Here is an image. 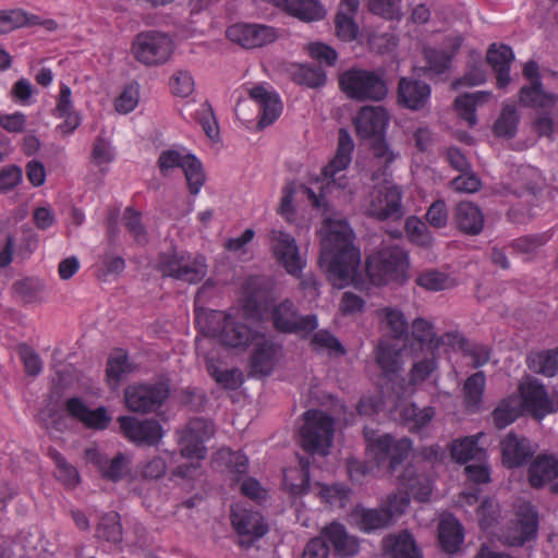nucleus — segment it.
Listing matches in <instances>:
<instances>
[{"mask_svg":"<svg viewBox=\"0 0 558 558\" xmlns=\"http://www.w3.org/2000/svg\"><path fill=\"white\" fill-rule=\"evenodd\" d=\"M354 143L349 132L339 130L338 147L333 159L324 167L314 187L306 189L312 205L326 215L320 228V266L337 289L354 282L360 265V250L354 245V233L347 220L338 214L327 215L330 209L328 197L340 195L349 185L345 170L351 162Z\"/></svg>","mask_w":558,"mask_h":558,"instance_id":"f257e3e1","label":"nucleus"},{"mask_svg":"<svg viewBox=\"0 0 558 558\" xmlns=\"http://www.w3.org/2000/svg\"><path fill=\"white\" fill-rule=\"evenodd\" d=\"M267 295L264 279L250 277L243 286L241 307L229 312L211 311L206 316V326L203 330L218 338L226 347L246 349L259 338V333L253 330L248 320L260 316Z\"/></svg>","mask_w":558,"mask_h":558,"instance_id":"f03ea898","label":"nucleus"},{"mask_svg":"<svg viewBox=\"0 0 558 558\" xmlns=\"http://www.w3.org/2000/svg\"><path fill=\"white\" fill-rule=\"evenodd\" d=\"M399 490L389 494L381 502L380 507L390 515L393 524L400 518L410 505V497L415 500L426 501L432 493L430 478L418 472L414 465H408L399 481Z\"/></svg>","mask_w":558,"mask_h":558,"instance_id":"7ed1b4c3","label":"nucleus"},{"mask_svg":"<svg viewBox=\"0 0 558 558\" xmlns=\"http://www.w3.org/2000/svg\"><path fill=\"white\" fill-rule=\"evenodd\" d=\"M409 266L407 252L399 246H389L367 259L366 270L374 284H402L409 278Z\"/></svg>","mask_w":558,"mask_h":558,"instance_id":"20e7f679","label":"nucleus"},{"mask_svg":"<svg viewBox=\"0 0 558 558\" xmlns=\"http://www.w3.org/2000/svg\"><path fill=\"white\" fill-rule=\"evenodd\" d=\"M215 433L211 422L205 418H193L189 422L180 438L181 454L195 461L181 464L173 470V475L191 476L199 466V461L206 456L204 442Z\"/></svg>","mask_w":558,"mask_h":558,"instance_id":"39448f33","label":"nucleus"},{"mask_svg":"<svg viewBox=\"0 0 558 558\" xmlns=\"http://www.w3.org/2000/svg\"><path fill=\"white\" fill-rule=\"evenodd\" d=\"M339 86L350 99L359 101H379L388 94L380 73L359 68L343 72L339 77Z\"/></svg>","mask_w":558,"mask_h":558,"instance_id":"423d86ee","label":"nucleus"},{"mask_svg":"<svg viewBox=\"0 0 558 558\" xmlns=\"http://www.w3.org/2000/svg\"><path fill=\"white\" fill-rule=\"evenodd\" d=\"M300 436L305 451L326 456L333 442L335 421L323 411L308 410L304 413Z\"/></svg>","mask_w":558,"mask_h":558,"instance_id":"0eeeda50","label":"nucleus"},{"mask_svg":"<svg viewBox=\"0 0 558 558\" xmlns=\"http://www.w3.org/2000/svg\"><path fill=\"white\" fill-rule=\"evenodd\" d=\"M135 60L147 66H158L169 61L173 53V41L165 33L146 31L137 34L132 43Z\"/></svg>","mask_w":558,"mask_h":558,"instance_id":"6e6552de","label":"nucleus"},{"mask_svg":"<svg viewBox=\"0 0 558 558\" xmlns=\"http://www.w3.org/2000/svg\"><path fill=\"white\" fill-rule=\"evenodd\" d=\"M364 436L368 453L378 465L388 461L390 471H393L412 450V441L408 437L396 439L390 434L377 435L375 430L367 427L364 428Z\"/></svg>","mask_w":558,"mask_h":558,"instance_id":"1a4fd4ad","label":"nucleus"},{"mask_svg":"<svg viewBox=\"0 0 558 558\" xmlns=\"http://www.w3.org/2000/svg\"><path fill=\"white\" fill-rule=\"evenodd\" d=\"M402 191L397 185L384 184L373 189L364 201L367 216L378 220L400 219L403 216Z\"/></svg>","mask_w":558,"mask_h":558,"instance_id":"9d476101","label":"nucleus"},{"mask_svg":"<svg viewBox=\"0 0 558 558\" xmlns=\"http://www.w3.org/2000/svg\"><path fill=\"white\" fill-rule=\"evenodd\" d=\"M537 533L538 512L530 502H523L515 510V519L502 531L500 541L507 546L519 547L535 539Z\"/></svg>","mask_w":558,"mask_h":558,"instance_id":"9b49d317","label":"nucleus"},{"mask_svg":"<svg viewBox=\"0 0 558 558\" xmlns=\"http://www.w3.org/2000/svg\"><path fill=\"white\" fill-rule=\"evenodd\" d=\"M169 388L163 383L134 384L124 391L125 407L136 413L156 411L168 398Z\"/></svg>","mask_w":558,"mask_h":558,"instance_id":"f8f14e48","label":"nucleus"},{"mask_svg":"<svg viewBox=\"0 0 558 558\" xmlns=\"http://www.w3.org/2000/svg\"><path fill=\"white\" fill-rule=\"evenodd\" d=\"M271 320L277 330L302 337L307 336L318 327L316 315H299L295 305L290 300H284L272 308Z\"/></svg>","mask_w":558,"mask_h":558,"instance_id":"ddd939ff","label":"nucleus"},{"mask_svg":"<svg viewBox=\"0 0 558 558\" xmlns=\"http://www.w3.org/2000/svg\"><path fill=\"white\" fill-rule=\"evenodd\" d=\"M271 252L276 260L293 276H299L305 262L302 259L295 239L281 229L274 228L269 233Z\"/></svg>","mask_w":558,"mask_h":558,"instance_id":"4468645a","label":"nucleus"},{"mask_svg":"<svg viewBox=\"0 0 558 558\" xmlns=\"http://www.w3.org/2000/svg\"><path fill=\"white\" fill-rule=\"evenodd\" d=\"M231 523L240 536V545L245 547H250L268 532V524L259 512L240 505L231 510Z\"/></svg>","mask_w":558,"mask_h":558,"instance_id":"2eb2a0df","label":"nucleus"},{"mask_svg":"<svg viewBox=\"0 0 558 558\" xmlns=\"http://www.w3.org/2000/svg\"><path fill=\"white\" fill-rule=\"evenodd\" d=\"M227 37L243 48L253 49L274 43L277 31L264 24L235 23L227 28Z\"/></svg>","mask_w":558,"mask_h":558,"instance_id":"dca6fc26","label":"nucleus"},{"mask_svg":"<svg viewBox=\"0 0 558 558\" xmlns=\"http://www.w3.org/2000/svg\"><path fill=\"white\" fill-rule=\"evenodd\" d=\"M118 422L125 438L136 445L154 446L163 436L161 425L153 418L140 420L125 415L120 416Z\"/></svg>","mask_w":558,"mask_h":558,"instance_id":"f3484780","label":"nucleus"},{"mask_svg":"<svg viewBox=\"0 0 558 558\" xmlns=\"http://www.w3.org/2000/svg\"><path fill=\"white\" fill-rule=\"evenodd\" d=\"M248 96L258 107V126L260 129L272 124L281 114L282 102L271 87L255 85L248 88Z\"/></svg>","mask_w":558,"mask_h":558,"instance_id":"a211bd4d","label":"nucleus"},{"mask_svg":"<svg viewBox=\"0 0 558 558\" xmlns=\"http://www.w3.org/2000/svg\"><path fill=\"white\" fill-rule=\"evenodd\" d=\"M502 463L512 469L524 464L536 451V447L524 436L509 432L500 441Z\"/></svg>","mask_w":558,"mask_h":558,"instance_id":"6ab92c4d","label":"nucleus"},{"mask_svg":"<svg viewBox=\"0 0 558 558\" xmlns=\"http://www.w3.org/2000/svg\"><path fill=\"white\" fill-rule=\"evenodd\" d=\"M520 400L522 411L531 413L537 420L553 412V403L549 400L545 387L536 380H530L520 385Z\"/></svg>","mask_w":558,"mask_h":558,"instance_id":"aec40b11","label":"nucleus"},{"mask_svg":"<svg viewBox=\"0 0 558 558\" xmlns=\"http://www.w3.org/2000/svg\"><path fill=\"white\" fill-rule=\"evenodd\" d=\"M388 122V112L381 106H365L354 119L356 132L363 138L383 134Z\"/></svg>","mask_w":558,"mask_h":558,"instance_id":"412c9836","label":"nucleus"},{"mask_svg":"<svg viewBox=\"0 0 558 558\" xmlns=\"http://www.w3.org/2000/svg\"><path fill=\"white\" fill-rule=\"evenodd\" d=\"M87 461L97 466L101 475L110 481L118 482L130 474V459L124 453H118L112 459L102 456L97 449H86Z\"/></svg>","mask_w":558,"mask_h":558,"instance_id":"4be33fe9","label":"nucleus"},{"mask_svg":"<svg viewBox=\"0 0 558 558\" xmlns=\"http://www.w3.org/2000/svg\"><path fill=\"white\" fill-rule=\"evenodd\" d=\"M430 98V87L427 83L402 77L398 84V101L403 107L418 111L426 107Z\"/></svg>","mask_w":558,"mask_h":558,"instance_id":"5701e85b","label":"nucleus"},{"mask_svg":"<svg viewBox=\"0 0 558 558\" xmlns=\"http://www.w3.org/2000/svg\"><path fill=\"white\" fill-rule=\"evenodd\" d=\"M255 342L256 348L251 356L252 372L260 376L269 375L280 357L281 347L264 335H259Z\"/></svg>","mask_w":558,"mask_h":558,"instance_id":"b1692460","label":"nucleus"},{"mask_svg":"<svg viewBox=\"0 0 558 558\" xmlns=\"http://www.w3.org/2000/svg\"><path fill=\"white\" fill-rule=\"evenodd\" d=\"M320 536L328 547L332 546L335 554L341 558L354 556L359 551V539L350 535L345 527L338 522L325 526Z\"/></svg>","mask_w":558,"mask_h":558,"instance_id":"393cba45","label":"nucleus"},{"mask_svg":"<svg viewBox=\"0 0 558 558\" xmlns=\"http://www.w3.org/2000/svg\"><path fill=\"white\" fill-rule=\"evenodd\" d=\"M383 548L389 558H423L420 546L413 534L408 530L385 536Z\"/></svg>","mask_w":558,"mask_h":558,"instance_id":"a878e982","label":"nucleus"},{"mask_svg":"<svg viewBox=\"0 0 558 558\" xmlns=\"http://www.w3.org/2000/svg\"><path fill=\"white\" fill-rule=\"evenodd\" d=\"M349 522L364 533H372L392 524L390 515L381 507L365 508L362 505L353 508L349 514Z\"/></svg>","mask_w":558,"mask_h":558,"instance_id":"bb28decb","label":"nucleus"},{"mask_svg":"<svg viewBox=\"0 0 558 558\" xmlns=\"http://www.w3.org/2000/svg\"><path fill=\"white\" fill-rule=\"evenodd\" d=\"M463 38L459 35L449 36L445 39L442 47L425 48L424 56L428 69L434 73L440 74L449 69L454 54L458 52L462 45Z\"/></svg>","mask_w":558,"mask_h":558,"instance_id":"cd10ccee","label":"nucleus"},{"mask_svg":"<svg viewBox=\"0 0 558 558\" xmlns=\"http://www.w3.org/2000/svg\"><path fill=\"white\" fill-rule=\"evenodd\" d=\"M456 227L465 234L477 235L484 228V214L481 208L471 202H460L453 214Z\"/></svg>","mask_w":558,"mask_h":558,"instance_id":"c85d7f7f","label":"nucleus"},{"mask_svg":"<svg viewBox=\"0 0 558 558\" xmlns=\"http://www.w3.org/2000/svg\"><path fill=\"white\" fill-rule=\"evenodd\" d=\"M486 59L497 73V87L505 88L511 81L510 65L514 59L512 49L507 45L492 44Z\"/></svg>","mask_w":558,"mask_h":558,"instance_id":"c756f323","label":"nucleus"},{"mask_svg":"<svg viewBox=\"0 0 558 558\" xmlns=\"http://www.w3.org/2000/svg\"><path fill=\"white\" fill-rule=\"evenodd\" d=\"M66 410L71 416L84 423L87 427L104 429L108 426L110 417L105 408L90 410L81 399L71 398L66 401Z\"/></svg>","mask_w":558,"mask_h":558,"instance_id":"7c9ffc66","label":"nucleus"},{"mask_svg":"<svg viewBox=\"0 0 558 558\" xmlns=\"http://www.w3.org/2000/svg\"><path fill=\"white\" fill-rule=\"evenodd\" d=\"M558 478V459L553 454H539L529 468V482L534 488Z\"/></svg>","mask_w":558,"mask_h":558,"instance_id":"2f4dec72","label":"nucleus"},{"mask_svg":"<svg viewBox=\"0 0 558 558\" xmlns=\"http://www.w3.org/2000/svg\"><path fill=\"white\" fill-rule=\"evenodd\" d=\"M557 101L558 96L544 90L539 80L520 89V104L524 107L547 110L554 108Z\"/></svg>","mask_w":558,"mask_h":558,"instance_id":"473e14b6","label":"nucleus"},{"mask_svg":"<svg viewBox=\"0 0 558 558\" xmlns=\"http://www.w3.org/2000/svg\"><path fill=\"white\" fill-rule=\"evenodd\" d=\"M438 538L446 553H457L464 539L461 523L452 515L444 517L438 524Z\"/></svg>","mask_w":558,"mask_h":558,"instance_id":"72a5a7b5","label":"nucleus"},{"mask_svg":"<svg viewBox=\"0 0 558 558\" xmlns=\"http://www.w3.org/2000/svg\"><path fill=\"white\" fill-rule=\"evenodd\" d=\"M376 361L387 376L396 375L403 365L401 349L387 340H380L376 351Z\"/></svg>","mask_w":558,"mask_h":558,"instance_id":"f704fd0d","label":"nucleus"},{"mask_svg":"<svg viewBox=\"0 0 558 558\" xmlns=\"http://www.w3.org/2000/svg\"><path fill=\"white\" fill-rule=\"evenodd\" d=\"M40 17L22 9L0 11V34L10 33L24 26H35Z\"/></svg>","mask_w":558,"mask_h":558,"instance_id":"c9c22d12","label":"nucleus"},{"mask_svg":"<svg viewBox=\"0 0 558 558\" xmlns=\"http://www.w3.org/2000/svg\"><path fill=\"white\" fill-rule=\"evenodd\" d=\"M490 97L492 93L489 92L465 94L456 99L454 106L460 117L465 120L470 126H473L477 123L475 113L476 106L487 101Z\"/></svg>","mask_w":558,"mask_h":558,"instance_id":"e433bc0d","label":"nucleus"},{"mask_svg":"<svg viewBox=\"0 0 558 558\" xmlns=\"http://www.w3.org/2000/svg\"><path fill=\"white\" fill-rule=\"evenodd\" d=\"M522 413V402L519 397L510 396L499 402L493 412V421L501 429L514 422Z\"/></svg>","mask_w":558,"mask_h":558,"instance_id":"4c0bfd02","label":"nucleus"},{"mask_svg":"<svg viewBox=\"0 0 558 558\" xmlns=\"http://www.w3.org/2000/svg\"><path fill=\"white\" fill-rule=\"evenodd\" d=\"M183 263L178 276L179 280L197 283L203 280L207 274L206 258L201 254L185 253L183 256Z\"/></svg>","mask_w":558,"mask_h":558,"instance_id":"58836bf2","label":"nucleus"},{"mask_svg":"<svg viewBox=\"0 0 558 558\" xmlns=\"http://www.w3.org/2000/svg\"><path fill=\"white\" fill-rule=\"evenodd\" d=\"M122 525L119 513L110 511L105 513L96 526V537L118 545L122 542Z\"/></svg>","mask_w":558,"mask_h":558,"instance_id":"ea45409f","label":"nucleus"},{"mask_svg":"<svg viewBox=\"0 0 558 558\" xmlns=\"http://www.w3.org/2000/svg\"><path fill=\"white\" fill-rule=\"evenodd\" d=\"M529 367L546 377L558 374V348L532 353L527 357Z\"/></svg>","mask_w":558,"mask_h":558,"instance_id":"a19ab883","label":"nucleus"},{"mask_svg":"<svg viewBox=\"0 0 558 558\" xmlns=\"http://www.w3.org/2000/svg\"><path fill=\"white\" fill-rule=\"evenodd\" d=\"M206 368L214 380L226 389L234 390L242 384V373L238 368L222 369L213 357H206Z\"/></svg>","mask_w":558,"mask_h":558,"instance_id":"79ce46f5","label":"nucleus"},{"mask_svg":"<svg viewBox=\"0 0 558 558\" xmlns=\"http://www.w3.org/2000/svg\"><path fill=\"white\" fill-rule=\"evenodd\" d=\"M383 327L395 339H401L408 332V322L403 313L393 307H385L378 312Z\"/></svg>","mask_w":558,"mask_h":558,"instance_id":"37998d69","label":"nucleus"},{"mask_svg":"<svg viewBox=\"0 0 558 558\" xmlns=\"http://www.w3.org/2000/svg\"><path fill=\"white\" fill-rule=\"evenodd\" d=\"M283 483L287 489L293 495L305 493L310 485L308 462L301 461L299 469H290L284 472Z\"/></svg>","mask_w":558,"mask_h":558,"instance_id":"c03bdc74","label":"nucleus"},{"mask_svg":"<svg viewBox=\"0 0 558 558\" xmlns=\"http://www.w3.org/2000/svg\"><path fill=\"white\" fill-rule=\"evenodd\" d=\"M400 415L407 423L411 424V429L421 430L430 423L435 416V410L432 407L421 409L412 403L403 407Z\"/></svg>","mask_w":558,"mask_h":558,"instance_id":"a18cd8bd","label":"nucleus"},{"mask_svg":"<svg viewBox=\"0 0 558 558\" xmlns=\"http://www.w3.org/2000/svg\"><path fill=\"white\" fill-rule=\"evenodd\" d=\"M405 234L409 241L415 245L427 247L433 243V235L424 221L415 216L405 220Z\"/></svg>","mask_w":558,"mask_h":558,"instance_id":"49530a36","label":"nucleus"},{"mask_svg":"<svg viewBox=\"0 0 558 558\" xmlns=\"http://www.w3.org/2000/svg\"><path fill=\"white\" fill-rule=\"evenodd\" d=\"M519 116L513 105H505L499 118L494 124L497 136L513 137L518 130Z\"/></svg>","mask_w":558,"mask_h":558,"instance_id":"de8ad7c7","label":"nucleus"},{"mask_svg":"<svg viewBox=\"0 0 558 558\" xmlns=\"http://www.w3.org/2000/svg\"><path fill=\"white\" fill-rule=\"evenodd\" d=\"M292 75L295 83L311 88L326 84V73L318 66L299 65Z\"/></svg>","mask_w":558,"mask_h":558,"instance_id":"09e8293b","label":"nucleus"},{"mask_svg":"<svg viewBox=\"0 0 558 558\" xmlns=\"http://www.w3.org/2000/svg\"><path fill=\"white\" fill-rule=\"evenodd\" d=\"M187 182L191 194L196 195L205 183V173L201 161L191 155L185 160L184 168L182 169Z\"/></svg>","mask_w":558,"mask_h":558,"instance_id":"8fccbe9b","label":"nucleus"},{"mask_svg":"<svg viewBox=\"0 0 558 558\" xmlns=\"http://www.w3.org/2000/svg\"><path fill=\"white\" fill-rule=\"evenodd\" d=\"M191 154L180 149H166L162 150L158 158V167L162 175H169L174 169H183L185 160L190 158Z\"/></svg>","mask_w":558,"mask_h":558,"instance_id":"3c124183","label":"nucleus"},{"mask_svg":"<svg viewBox=\"0 0 558 558\" xmlns=\"http://www.w3.org/2000/svg\"><path fill=\"white\" fill-rule=\"evenodd\" d=\"M483 434L480 433L475 436L456 440L451 446L452 458L460 463H465L470 459L474 458L478 452H481L477 447V440Z\"/></svg>","mask_w":558,"mask_h":558,"instance_id":"603ef678","label":"nucleus"},{"mask_svg":"<svg viewBox=\"0 0 558 558\" xmlns=\"http://www.w3.org/2000/svg\"><path fill=\"white\" fill-rule=\"evenodd\" d=\"M116 158V151L111 143L101 137H96L93 150H92V162L97 166L101 171H106L109 163Z\"/></svg>","mask_w":558,"mask_h":558,"instance_id":"864d4df0","label":"nucleus"},{"mask_svg":"<svg viewBox=\"0 0 558 558\" xmlns=\"http://www.w3.org/2000/svg\"><path fill=\"white\" fill-rule=\"evenodd\" d=\"M351 490L343 484L320 485L318 495L323 501L330 506L343 508L350 497Z\"/></svg>","mask_w":558,"mask_h":558,"instance_id":"5fc2aeb1","label":"nucleus"},{"mask_svg":"<svg viewBox=\"0 0 558 558\" xmlns=\"http://www.w3.org/2000/svg\"><path fill=\"white\" fill-rule=\"evenodd\" d=\"M485 375L483 372H477L470 376L464 384V397L469 407L476 408L484 392Z\"/></svg>","mask_w":558,"mask_h":558,"instance_id":"6e6d98bb","label":"nucleus"},{"mask_svg":"<svg viewBox=\"0 0 558 558\" xmlns=\"http://www.w3.org/2000/svg\"><path fill=\"white\" fill-rule=\"evenodd\" d=\"M15 292L25 302H36L40 300V294L45 289L44 282L38 278H24L13 284Z\"/></svg>","mask_w":558,"mask_h":558,"instance_id":"4d7b16f0","label":"nucleus"},{"mask_svg":"<svg viewBox=\"0 0 558 558\" xmlns=\"http://www.w3.org/2000/svg\"><path fill=\"white\" fill-rule=\"evenodd\" d=\"M140 101V85L132 83L122 90V93L116 98L114 108L121 114H128L132 112L138 105Z\"/></svg>","mask_w":558,"mask_h":558,"instance_id":"13d9d810","label":"nucleus"},{"mask_svg":"<svg viewBox=\"0 0 558 558\" xmlns=\"http://www.w3.org/2000/svg\"><path fill=\"white\" fill-rule=\"evenodd\" d=\"M131 365L128 355L123 352L112 354L107 364V378L109 383L117 385L123 375L130 373Z\"/></svg>","mask_w":558,"mask_h":558,"instance_id":"bf43d9fd","label":"nucleus"},{"mask_svg":"<svg viewBox=\"0 0 558 558\" xmlns=\"http://www.w3.org/2000/svg\"><path fill=\"white\" fill-rule=\"evenodd\" d=\"M50 456L56 463V476L66 485H75L78 482L76 469L66 462L64 457L56 450H50Z\"/></svg>","mask_w":558,"mask_h":558,"instance_id":"052dcab7","label":"nucleus"},{"mask_svg":"<svg viewBox=\"0 0 558 558\" xmlns=\"http://www.w3.org/2000/svg\"><path fill=\"white\" fill-rule=\"evenodd\" d=\"M416 283L428 291H441L450 287L449 277L437 270L422 272L416 278Z\"/></svg>","mask_w":558,"mask_h":558,"instance_id":"680f3d73","label":"nucleus"},{"mask_svg":"<svg viewBox=\"0 0 558 558\" xmlns=\"http://www.w3.org/2000/svg\"><path fill=\"white\" fill-rule=\"evenodd\" d=\"M184 252H170L162 253L159 255L157 267L163 276L172 277L178 279L181 265L184 262Z\"/></svg>","mask_w":558,"mask_h":558,"instance_id":"e2e57ef3","label":"nucleus"},{"mask_svg":"<svg viewBox=\"0 0 558 558\" xmlns=\"http://www.w3.org/2000/svg\"><path fill=\"white\" fill-rule=\"evenodd\" d=\"M411 335L416 341L428 344L432 348L435 347L437 335L434 326L428 320L424 318L414 319L411 326Z\"/></svg>","mask_w":558,"mask_h":558,"instance_id":"0e129e2a","label":"nucleus"},{"mask_svg":"<svg viewBox=\"0 0 558 558\" xmlns=\"http://www.w3.org/2000/svg\"><path fill=\"white\" fill-rule=\"evenodd\" d=\"M336 34L342 41H352L356 38L359 27L354 16L337 13L335 19Z\"/></svg>","mask_w":558,"mask_h":558,"instance_id":"69168bd1","label":"nucleus"},{"mask_svg":"<svg viewBox=\"0 0 558 558\" xmlns=\"http://www.w3.org/2000/svg\"><path fill=\"white\" fill-rule=\"evenodd\" d=\"M170 87L174 95L187 97L194 90V80L190 72L179 70L172 75Z\"/></svg>","mask_w":558,"mask_h":558,"instance_id":"338daca9","label":"nucleus"},{"mask_svg":"<svg viewBox=\"0 0 558 558\" xmlns=\"http://www.w3.org/2000/svg\"><path fill=\"white\" fill-rule=\"evenodd\" d=\"M19 355L24 364V368L27 375L37 376L43 369V362L39 355L28 345H19Z\"/></svg>","mask_w":558,"mask_h":558,"instance_id":"774afa93","label":"nucleus"}]
</instances>
